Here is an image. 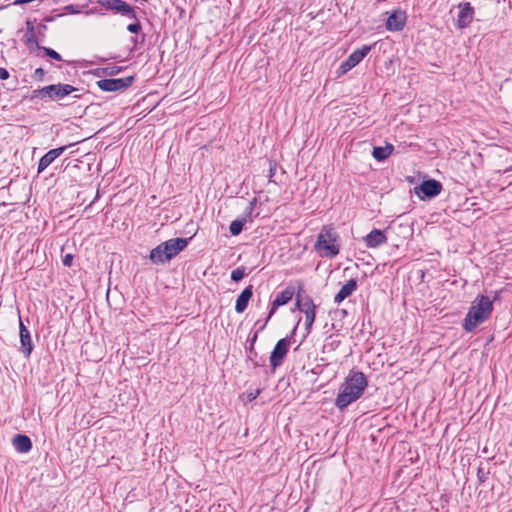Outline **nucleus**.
<instances>
[{
  "mask_svg": "<svg viewBox=\"0 0 512 512\" xmlns=\"http://www.w3.org/2000/svg\"><path fill=\"white\" fill-rule=\"evenodd\" d=\"M367 386L368 381L364 373L351 370L340 386L335 406L343 411L363 395Z\"/></svg>",
  "mask_w": 512,
  "mask_h": 512,
  "instance_id": "nucleus-1",
  "label": "nucleus"
},
{
  "mask_svg": "<svg viewBox=\"0 0 512 512\" xmlns=\"http://www.w3.org/2000/svg\"><path fill=\"white\" fill-rule=\"evenodd\" d=\"M493 311V301L485 295H479L471 303V306L463 320L462 327L466 332H473L479 325L489 319Z\"/></svg>",
  "mask_w": 512,
  "mask_h": 512,
  "instance_id": "nucleus-2",
  "label": "nucleus"
},
{
  "mask_svg": "<svg viewBox=\"0 0 512 512\" xmlns=\"http://www.w3.org/2000/svg\"><path fill=\"white\" fill-rule=\"evenodd\" d=\"M188 245V239L172 238L151 250L149 259L154 264H164L177 256Z\"/></svg>",
  "mask_w": 512,
  "mask_h": 512,
  "instance_id": "nucleus-3",
  "label": "nucleus"
},
{
  "mask_svg": "<svg viewBox=\"0 0 512 512\" xmlns=\"http://www.w3.org/2000/svg\"><path fill=\"white\" fill-rule=\"evenodd\" d=\"M339 236L330 226H324L317 236L315 250L321 257L334 258L339 254Z\"/></svg>",
  "mask_w": 512,
  "mask_h": 512,
  "instance_id": "nucleus-4",
  "label": "nucleus"
},
{
  "mask_svg": "<svg viewBox=\"0 0 512 512\" xmlns=\"http://www.w3.org/2000/svg\"><path fill=\"white\" fill-rule=\"evenodd\" d=\"M77 91V88L70 84H52L44 86L41 89L35 91L38 96L42 98H49L52 101L62 100L72 92Z\"/></svg>",
  "mask_w": 512,
  "mask_h": 512,
  "instance_id": "nucleus-5",
  "label": "nucleus"
},
{
  "mask_svg": "<svg viewBox=\"0 0 512 512\" xmlns=\"http://www.w3.org/2000/svg\"><path fill=\"white\" fill-rule=\"evenodd\" d=\"M296 308L305 314V330L309 334L312 330V326L315 322L316 317V305L313 300L309 297H301L299 294L296 297Z\"/></svg>",
  "mask_w": 512,
  "mask_h": 512,
  "instance_id": "nucleus-6",
  "label": "nucleus"
},
{
  "mask_svg": "<svg viewBox=\"0 0 512 512\" xmlns=\"http://www.w3.org/2000/svg\"><path fill=\"white\" fill-rule=\"evenodd\" d=\"M370 45H363L362 47L353 51L346 60H344L338 68V75H344L354 67H356L370 52Z\"/></svg>",
  "mask_w": 512,
  "mask_h": 512,
  "instance_id": "nucleus-7",
  "label": "nucleus"
},
{
  "mask_svg": "<svg viewBox=\"0 0 512 512\" xmlns=\"http://www.w3.org/2000/svg\"><path fill=\"white\" fill-rule=\"evenodd\" d=\"M134 82V76L124 78H109L97 81V86L106 92L123 91L130 87Z\"/></svg>",
  "mask_w": 512,
  "mask_h": 512,
  "instance_id": "nucleus-8",
  "label": "nucleus"
},
{
  "mask_svg": "<svg viewBox=\"0 0 512 512\" xmlns=\"http://www.w3.org/2000/svg\"><path fill=\"white\" fill-rule=\"evenodd\" d=\"M416 194L421 198H434L442 191V184L434 179L423 181L415 188Z\"/></svg>",
  "mask_w": 512,
  "mask_h": 512,
  "instance_id": "nucleus-9",
  "label": "nucleus"
},
{
  "mask_svg": "<svg viewBox=\"0 0 512 512\" xmlns=\"http://www.w3.org/2000/svg\"><path fill=\"white\" fill-rule=\"evenodd\" d=\"M289 345L290 341L288 338H282L276 343L269 359L270 365L273 369H276L282 364L285 356L288 353Z\"/></svg>",
  "mask_w": 512,
  "mask_h": 512,
  "instance_id": "nucleus-10",
  "label": "nucleus"
},
{
  "mask_svg": "<svg viewBox=\"0 0 512 512\" xmlns=\"http://www.w3.org/2000/svg\"><path fill=\"white\" fill-rule=\"evenodd\" d=\"M100 4L107 9L122 14L128 18H135V9L123 0H100Z\"/></svg>",
  "mask_w": 512,
  "mask_h": 512,
  "instance_id": "nucleus-11",
  "label": "nucleus"
},
{
  "mask_svg": "<svg viewBox=\"0 0 512 512\" xmlns=\"http://www.w3.org/2000/svg\"><path fill=\"white\" fill-rule=\"evenodd\" d=\"M407 21V14L404 10L395 9L387 18L386 28L390 31H401Z\"/></svg>",
  "mask_w": 512,
  "mask_h": 512,
  "instance_id": "nucleus-12",
  "label": "nucleus"
},
{
  "mask_svg": "<svg viewBox=\"0 0 512 512\" xmlns=\"http://www.w3.org/2000/svg\"><path fill=\"white\" fill-rule=\"evenodd\" d=\"M294 293H295V291H294L293 287H287L276 296V298L272 302L271 309L269 311V314L267 316L265 323H267L269 321V319L273 316V314L276 312L278 307L283 306L292 300ZM265 325L266 324H264L262 326V328H264Z\"/></svg>",
  "mask_w": 512,
  "mask_h": 512,
  "instance_id": "nucleus-13",
  "label": "nucleus"
},
{
  "mask_svg": "<svg viewBox=\"0 0 512 512\" xmlns=\"http://www.w3.org/2000/svg\"><path fill=\"white\" fill-rule=\"evenodd\" d=\"M457 25L459 28H466L474 18V8L469 2L458 5Z\"/></svg>",
  "mask_w": 512,
  "mask_h": 512,
  "instance_id": "nucleus-14",
  "label": "nucleus"
},
{
  "mask_svg": "<svg viewBox=\"0 0 512 512\" xmlns=\"http://www.w3.org/2000/svg\"><path fill=\"white\" fill-rule=\"evenodd\" d=\"M19 336H20V350L25 357H29L32 350L33 344L31 341V335L27 327L23 324L21 318H19Z\"/></svg>",
  "mask_w": 512,
  "mask_h": 512,
  "instance_id": "nucleus-15",
  "label": "nucleus"
},
{
  "mask_svg": "<svg viewBox=\"0 0 512 512\" xmlns=\"http://www.w3.org/2000/svg\"><path fill=\"white\" fill-rule=\"evenodd\" d=\"M67 146L58 147L52 150H49L46 154H44L38 163L37 172H43L50 164H52L55 159H57L65 150Z\"/></svg>",
  "mask_w": 512,
  "mask_h": 512,
  "instance_id": "nucleus-16",
  "label": "nucleus"
},
{
  "mask_svg": "<svg viewBox=\"0 0 512 512\" xmlns=\"http://www.w3.org/2000/svg\"><path fill=\"white\" fill-rule=\"evenodd\" d=\"M364 242L368 248H377L387 242V237L384 231L373 229L364 237Z\"/></svg>",
  "mask_w": 512,
  "mask_h": 512,
  "instance_id": "nucleus-17",
  "label": "nucleus"
},
{
  "mask_svg": "<svg viewBox=\"0 0 512 512\" xmlns=\"http://www.w3.org/2000/svg\"><path fill=\"white\" fill-rule=\"evenodd\" d=\"M253 295V287L252 285L247 286L237 297L236 304H235V311L237 313H243L252 298Z\"/></svg>",
  "mask_w": 512,
  "mask_h": 512,
  "instance_id": "nucleus-18",
  "label": "nucleus"
},
{
  "mask_svg": "<svg viewBox=\"0 0 512 512\" xmlns=\"http://www.w3.org/2000/svg\"><path fill=\"white\" fill-rule=\"evenodd\" d=\"M357 288V281L355 279L348 280L338 291L334 297V302L340 304L347 297H349Z\"/></svg>",
  "mask_w": 512,
  "mask_h": 512,
  "instance_id": "nucleus-19",
  "label": "nucleus"
},
{
  "mask_svg": "<svg viewBox=\"0 0 512 512\" xmlns=\"http://www.w3.org/2000/svg\"><path fill=\"white\" fill-rule=\"evenodd\" d=\"M13 446L15 450L19 453H27L32 448V442L30 438L23 434H17L13 438Z\"/></svg>",
  "mask_w": 512,
  "mask_h": 512,
  "instance_id": "nucleus-20",
  "label": "nucleus"
},
{
  "mask_svg": "<svg viewBox=\"0 0 512 512\" xmlns=\"http://www.w3.org/2000/svg\"><path fill=\"white\" fill-rule=\"evenodd\" d=\"M393 151L394 146L392 144H386L383 147H374L372 155L376 160L384 161L392 154Z\"/></svg>",
  "mask_w": 512,
  "mask_h": 512,
  "instance_id": "nucleus-21",
  "label": "nucleus"
},
{
  "mask_svg": "<svg viewBox=\"0 0 512 512\" xmlns=\"http://www.w3.org/2000/svg\"><path fill=\"white\" fill-rule=\"evenodd\" d=\"M245 223H246V218L236 219V220L232 221L230 224V227H229L230 233L233 236L239 235L242 232Z\"/></svg>",
  "mask_w": 512,
  "mask_h": 512,
  "instance_id": "nucleus-22",
  "label": "nucleus"
},
{
  "mask_svg": "<svg viewBox=\"0 0 512 512\" xmlns=\"http://www.w3.org/2000/svg\"><path fill=\"white\" fill-rule=\"evenodd\" d=\"M257 203V199L256 198H253L248 206L246 207L245 209V213H244V217L243 218H246V221L249 219L250 221H252V213L254 211V208H255V205Z\"/></svg>",
  "mask_w": 512,
  "mask_h": 512,
  "instance_id": "nucleus-23",
  "label": "nucleus"
},
{
  "mask_svg": "<svg viewBox=\"0 0 512 512\" xmlns=\"http://www.w3.org/2000/svg\"><path fill=\"white\" fill-rule=\"evenodd\" d=\"M244 276H245V268L244 267H238L231 272V279L236 282L243 279Z\"/></svg>",
  "mask_w": 512,
  "mask_h": 512,
  "instance_id": "nucleus-24",
  "label": "nucleus"
},
{
  "mask_svg": "<svg viewBox=\"0 0 512 512\" xmlns=\"http://www.w3.org/2000/svg\"><path fill=\"white\" fill-rule=\"evenodd\" d=\"M43 51H44L45 55L49 56L50 58H52L54 60H57V61L62 60L61 55L57 51H55L51 48L44 47Z\"/></svg>",
  "mask_w": 512,
  "mask_h": 512,
  "instance_id": "nucleus-25",
  "label": "nucleus"
},
{
  "mask_svg": "<svg viewBox=\"0 0 512 512\" xmlns=\"http://www.w3.org/2000/svg\"><path fill=\"white\" fill-rule=\"evenodd\" d=\"M130 19L133 21L127 25V30L129 32H138L141 29L139 21L136 19V17Z\"/></svg>",
  "mask_w": 512,
  "mask_h": 512,
  "instance_id": "nucleus-26",
  "label": "nucleus"
},
{
  "mask_svg": "<svg viewBox=\"0 0 512 512\" xmlns=\"http://www.w3.org/2000/svg\"><path fill=\"white\" fill-rule=\"evenodd\" d=\"M103 70H104L105 74L114 75V74H118L121 71V67L112 66V67H106Z\"/></svg>",
  "mask_w": 512,
  "mask_h": 512,
  "instance_id": "nucleus-27",
  "label": "nucleus"
},
{
  "mask_svg": "<svg viewBox=\"0 0 512 512\" xmlns=\"http://www.w3.org/2000/svg\"><path fill=\"white\" fill-rule=\"evenodd\" d=\"M44 76H45V71H44V69H43V68H37V69H35V71H34V78H35V79H37V80H39V81H42V80H43V78H44Z\"/></svg>",
  "mask_w": 512,
  "mask_h": 512,
  "instance_id": "nucleus-28",
  "label": "nucleus"
},
{
  "mask_svg": "<svg viewBox=\"0 0 512 512\" xmlns=\"http://www.w3.org/2000/svg\"><path fill=\"white\" fill-rule=\"evenodd\" d=\"M72 261H73V256L71 254H66L62 259V263L66 267H70L72 265Z\"/></svg>",
  "mask_w": 512,
  "mask_h": 512,
  "instance_id": "nucleus-29",
  "label": "nucleus"
},
{
  "mask_svg": "<svg viewBox=\"0 0 512 512\" xmlns=\"http://www.w3.org/2000/svg\"><path fill=\"white\" fill-rule=\"evenodd\" d=\"M259 394H260V390L259 389L247 393L248 401L255 400L259 396Z\"/></svg>",
  "mask_w": 512,
  "mask_h": 512,
  "instance_id": "nucleus-30",
  "label": "nucleus"
},
{
  "mask_svg": "<svg viewBox=\"0 0 512 512\" xmlns=\"http://www.w3.org/2000/svg\"><path fill=\"white\" fill-rule=\"evenodd\" d=\"M8 78H9V72L5 68L0 67V79L6 80Z\"/></svg>",
  "mask_w": 512,
  "mask_h": 512,
  "instance_id": "nucleus-31",
  "label": "nucleus"
},
{
  "mask_svg": "<svg viewBox=\"0 0 512 512\" xmlns=\"http://www.w3.org/2000/svg\"><path fill=\"white\" fill-rule=\"evenodd\" d=\"M275 172H276V163L275 162L270 163V169H269V178H270V180L275 175Z\"/></svg>",
  "mask_w": 512,
  "mask_h": 512,
  "instance_id": "nucleus-32",
  "label": "nucleus"
},
{
  "mask_svg": "<svg viewBox=\"0 0 512 512\" xmlns=\"http://www.w3.org/2000/svg\"><path fill=\"white\" fill-rule=\"evenodd\" d=\"M256 338H257V334H255V335L253 336V339H252V341H251V345H250V346H251V349L253 348V345H254V342L256 341Z\"/></svg>",
  "mask_w": 512,
  "mask_h": 512,
  "instance_id": "nucleus-33",
  "label": "nucleus"
},
{
  "mask_svg": "<svg viewBox=\"0 0 512 512\" xmlns=\"http://www.w3.org/2000/svg\"><path fill=\"white\" fill-rule=\"evenodd\" d=\"M481 482H483V475H478Z\"/></svg>",
  "mask_w": 512,
  "mask_h": 512,
  "instance_id": "nucleus-34",
  "label": "nucleus"
}]
</instances>
